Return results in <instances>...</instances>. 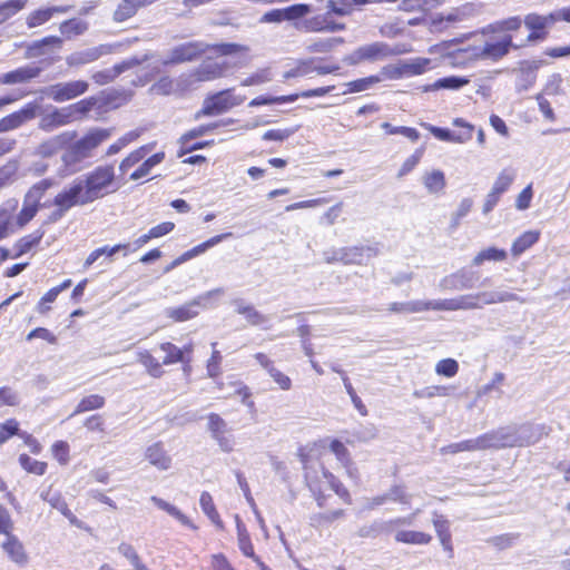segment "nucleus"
Listing matches in <instances>:
<instances>
[{"label": "nucleus", "mask_w": 570, "mask_h": 570, "mask_svg": "<svg viewBox=\"0 0 570 570\" xmlns=\"http://www.w3.org/2000/svg\"><path fill=\"white\" fill-rule=\"evenodd\" d=\"M208 50H215L222 56H228L247 51V47L238 43L209 45L203 41L184 42L170 49L168 56L163 60V65L168 66L193 61Z\"/></svg>", "instance_id": "obj_1"}, {"label": "nucleus", "mask_w": 570, "mask_h": 570, "mask_svg": "<svg viewBox=\"0 0 570 570\" xmlns=\"http://www.w3.org/2000/svg\"><path fill=\"white\" fill-rule=\"evenodd\" d=\"M115 180V170L110 165L98 166L90 171L86 179H80L81 187L89 203H92L115 188L110 189Z\"/></svg>", "instance_id": "obj_2"}, {"label": "nucleus", "mask_w": 570, "mask_h": 570, "mask_svg": "<svg viewBox=\"0 0 570 570\" xmlns=\"http://www.w3.org/2000/svg\"><path fill=\"white\" fill-rule=\"evenodd\" d=\"M529 428H501L479 436L481 450L491 448L523 446L532 442L528 435Z\"/></svg>", "instance_id": "obj_3"}, {"label": "nucleus", "mask_w": 570, "mask_h": 570, "mask_svg": "<svg viewBox=\"0 0 570 570\" xmlns=\"http://www.w3.org/2000/svg\"><path fill=\"white\" fill-rule=\"evenodd\" d=\"M227 70V65L213 59L204 60L197 68L180 75L183 88L196 89L200 82L222 78Z\"/></svg>", "instance_id": "obj_4"}, {"label": "nucleus", "mask_w": 570, "mask_h": 570, "mask_svg": "<svg viewBox=\"0 0 570 570\" xmlns=\"http://www.w3.org/2000/svg\"><path fill=\"white\" fill-rule=\"evenodd\" d=\"M52 186L50 179H43L35 184L24 195L22 208L14 217L17 229L24 227L38 213L40 200L45 193Z\"/></svg>", "instance_id": "obj_5"}, {"label": "nucleus", "mask_w": 570, "mask_h": 570, "mask_svg": "<svg viewBox=\"0 0 570 570\" xmlns=\"http://www.w3.org/2000/svg\"><path fill=\"white\" fill-rule=\"evenodd\" d=\"M244 101L245 96L236 95L232 88L225 89L213 95H208L203 101L198 116L222 115L232 108L242 105Z\"/></svg>", "instance_id": "obj_6"}, {"label": "nucleus", "mask_w": 570, "mask_h": 570, "mask_svg": "<svg viewBox=\"0 0 570 570\" xmlns=\"http://www.w3.org/2000/svg\"><path fill=\"white\" fill-rule=\"evenodd\" d=\"M558 21L556 13L539 14L531 12L523 18V24L529 30V35L517 43L515 47H523L527 43L543 41L548 37V29Z\"/></svg>", "instance_id": "obj_7"}, {"label": "nucleus", "mask_w": 570, "mask_h": 570, "mask_svg": "<svg viewBox=\"0 0 570 570\" xmlns=\"http://www.w3.org/2000/svg\"><path fill=\"white\" fill-rule=\"evenodd\" d=\"M397 53H400V51L391 48L387 43L373 42L356 48L344 58V62L350 66H356L365 61H380Z\"/></svg>", "instance_id": "obj_8"}, {"label": "nucleus", "mask_w": 570, "mask_h": 570, "mask_svg": "<svg viewBox=\"0 0 570 570\" xmlns=\"http://www.w3.org/2000/svg\"><path fill=\"white\" fill-rule=\"evenodd\" d=\"M495 35L492 33L482 45L475 47L472 56L480 59L498 60L508 55L511 48H517L512 35Z\"/></svg>", "instance_id": "obj_9"}, {"label": "nucleus", "mask_w": 570, "mask_h": 570, "mask_svg": "<svg viewBox=\"0 0 570 570\" xmlns=\"http://www.w3.org/2000/svg\"><path fill=\"white\" fill-rule=\"evenodd\" d=\"M86 204H89V202L86 198L80 179H77L55 197L53 205L58 208L53 214L55 218H60L73 206Z\"/></svg>", "instance_id": "obj_10"}, {"label": "nucleus", "mask_w": 570, "mask_h": 570, "mask_svg": "<svg viewBox=\"0 0 570 570\" xmlns=\"http://www.w3.org/2000/svg\"><path fill=\"white\" fill-rule=\"evenodd\" d=\"M88 88L89 83L87 81L72 80L51 85L43 89V94L57 102H63L83 95Z\"/></svg>", "instance_id": "obj_11"}, {"label": "nucleus", "mask_w": 570, "mask_h": 570, "mask_svg": "<svg viewBox=\"0 0 570 570\" xmlns=\"http://www.w3.org/2000/svg\"><path fill=\"white\" fill-rule=\"evenodd\" d=\"M207 429L222 451L229 453L235 448V438L230 434L227 422L216 413L207 417Z\"/></svg>", "instance_id": "obj_12"}, {"label": "nucleus", "mask_w": 570, "mask_h": 570, "mask_svg": "<svg viewBox=\"0 0 570 570\" xmlns=\"http://www.w3.org/2000/svg\"><path fill=\"white\" fill-rule=\"evenodd\" d=\"M294 27L301 32H335L345 29L344 23L327 20V16L324 14L296 21Z\"/></svg>", "instance_id": "obj_13"}, {"label": "nucleus", "mask_w": 570, "mask_h": 570, "mask_svg": "<svg viewBox=\"0 0 570 570\" xmlns=\"http://www.w3.org/2000/svg\"><path fill=\"white\" fill-rule=\"evenodd\" d=\"M111 136V129L92 128L83 137L73 144L85 159L92 157L94 150Z\"/></svg>", "instance_id": "obj_14"}, {"label": "nucleus", "mask_w": 570, "mask_h": 570, "mask_svg": "<svg viewBox=\"0 0 570 570\" xmlns=\"http://www.w3.org/2000/svg\"><path fill=\"white\" fill-rule=\"evenodd\" d=\"M77 136L76 131H66L39 144L35 150V155L49 158L55 156L59 150H61L67 144L75 139Z\"/></svg>", "instance_id": "obj_15"}, {"label": "nucleus", "mask_w": 570, "mask_h": 570, "mask_svg": "<svg viewBox=\"0 0 570 570\" xmlns=\"http://www.w3.org/2000/svg\"><path fill=\"white\" fill-rule=\"evenodd\" d=\"M1 548L10 561L19 567H24L29 561V556L22 542L13 534H7L1 541Z\"/></svg>", "instance_id": "obj_16"}, {"label": "nucleus", "mask_w": 570, "mask_h": 570, "mask_svg": "<svg viewBox=\"0 0 570 570\" xmlns=\"http://www.w3.org/2000/svg\"><path fill=\"white\" fill-rule=\"evenodd\" d=\"M149 57L145 55L141 59L130 58L124 60L122 62L114 66L111 69H107L104 71H98L92 75V79L99 85H106L112 81L117 76L122 73L126 70L132 69L147 61Z\"/></svg>", "instance_id": "obj_17"}, {"label": "nucleus", "mask_w": 570, "mask_h": 570, "mask_svg": "<svg viewBox=\"0 0 570 570\" xmlns=\"http://www.w3.org/2000/svg\"><path fill=\"white\" fill-rule=\"evenodd\" d=\"M436 307L442 311L480 309L482 304L479 303L478 293H471L454 298L439 299Z\"/></svg>", "instance_id": "obj_18"}, {"label": "nucleus", "mask_w": 570, "mask_h": 570, "mask_svg": "<svg viewBox=\"0 0 570 570\" xmlns=\"http://www.w3.org/2000/svg\"><path fill=\"white\" fill-rule=\"evenodd\" d=\"M440 3V0H403L401 3V10L409 13H416L417 16L414 19L409 20L410 24H415Z\"/></svg>", "instance_id": "obj_19"}, {"label": "nucleus", "mask_w": 570, "mask_h": 570, "mask_svg": "<svg viewBox=\"0 0 570 570\" xmlns=\"http://www.w3.org/2000/svg\"><path fill=\"white\" fill-rule=\"evenodd\" d=\"M214 293L220 294L222 289H215L213 292H209L205 296L198 297L197 299H194L183 306L168 308L166 311V314L168 317L173 318L176 322H184V321L190 320L198 314V311L196 309V307H198L200 305V302L204 298L209 297Z\"/></svg>", "instance_id": "obj_20"}, {"label": "nucleus", "mask_w": 570, "mask_h": 570, "mask_svg": "<svg viewBox=\"0 0 570 570\" xmlns=\"http://www.w3.org/2000/svg\"><path fill=\"white\" fill-rule=\"evenodd\" d=\"M85 160L79 149L72 144L61 155V167L58 169V176L65 178L79 170V164Z\"/></svg>", "instance_id": "obj_21"}, {"label": "nucleus", "mask_w": 570, "mask_h": 570, "mask_svg": "<svg viewBox=\"0 0 570 570\" xmlns=\"http://www.w3.org/2000/svg\"><path fill=\"white\" fill-rule=\"evenodd\" d=\"M41 72V68L37 66H24L0 76V83L17 85L26 83L37 78Z\"/></svg>", "instance_id": "obj_22"}, {"label": "nucleus", "mask_w": 570, "mask_h": 570, "mask_svg": "<svg viewBox=\"0 0 570 570\" xmlns=\"http://www.w3.org/2000/svg\"><path fill=\"white\" fill-rule=\"evenodd\" d=\"M36 117V106L28 105L26 108L8 115L0 119V132H6L19 128L26 121Z\"/></svg>", "instance_id": "obj_23"}, {"label": "nucleus", "mask_w": 570, "mask_h": 570, "mask_svg": "<svg viewBox=\"0 0 570 570\" xmlns=\"http://www.w3.org/2000/svg\"><path fill=\"white\" fill-rule=\"evenodd\" d=\"M67 11L68 7L62 6L38 8L27 16L26 23L30 29L37 28L48 22L55 14L66 13Z\"/></svg>", "instance_id": "obj_24"}, {"label": "nucleus", "mask_w": 570, "mask_h": 570, "mask_svg": "<svg viewBox=\"0 0 570 570\" xmlns=\"http://www.w3.org/2000/svg\"><path fill=\"white\" fill-rule=\"evenodd\" d=\"M478 298L479 303L482 304V308L487 305H494L508 302L524 303L523 298L519 297L517 294L512 292L504 289L478 292Z\"/></svg>", "instance_id": "obj_25"}, {"label": "nucleus", "mask_w": 570, "mask_h": 570, "mask_svg": "<svg viewBox=\"0 0 570 570\" xmlns=\"http://www.w3.org/2000/svg\"><path fill=\"white\" fill-rule=\"evenodd\" d=\"M17 207V199L7 200L0 206V239L6 238L17 229L13 218Z\"/></svg>", "instance_id": "obj_26"}, {"label": "nucleus", "mask_w": 570, "mask_h": 570, "mask_svg": "<svg viewBox=\"0 0 570 570\" xmlns=\"http://www.w3.org/2000/svg\"><path fill=\"white\" fill-rule=\"evenodd\" d=\"M72 122L67 107L56 108L53 111L45 115L39 121V128L45 131H52L53 129L66 126Z\"/></svg>", "instance_id": "obj_27"}, {"label": "nucleus", "mask_w": 570, "mask_h": 570, "mask_svg": "<svg viewBox=\"0 0 570 570\" xmlns=\"http://www.w3.org/2000/svg\"><path fill=\"white\" fill-rule=\"evenodd\" d=\"M109 47L108 46H100L95 48H89L83 51L71 53L67 57L66 61L67 65L70 67H78L82 66L89 62H92L100 58L104 55L109 53Z\"/></svg>", "instance_id": "obj_28"}, {"label": "nucleus", "mask_w": 570, "mask_h": 570, "mask_svg": "<svg viewBox=\"0 0 570 570\" xmlns=\"http://www.w3.org/2000/svg\"><path fill=\"white\" fill-rule=\"evenodd\" d=\"M151 3V0H120L114 12V20L117 22H124L134 17L139 8Z\"/></svg>", "instance_id": "obj_29"}, {"label": "nucleus", "mask_w": 570, "mask_h": 570, "mask_svg": "<svg viewBox=\"0 0 570 570\" xmlns=\"http://www.w3.org/2000/svg\"><path fill=\"white\" fill-rule=\"evenodd\" d=\"M145 458L158 470L166 471L171 466V458L159 443H154L148 446L145 452Z\"/></svg>", "instance_id": "obj_30"}, {"label": "nucleus", "mask_w": 570, "mask_h": 570, "mask_svg": "<svg viewBox=\"0 0 570 570\" xmlns=\"http://www.w3.org/2000/svg\"><path fill=\"white\" fill-rule=\"evenodd\" d=\"M189 88H183L180 86V76L177 79H173L168 76L159 78L151 87L150 91L159 96H168L174 94H183L189 91Z\"/></svg>", "instance_id": "obj_31"}, {"label": "nucleus", "mask_w": 570, "mask_h": 570, "mask_svg": "<svg viewBox=\"0 0 570 570\" xmlns=\"http://www.w3.org/2000/svg\"><path fill=\"white\" fill-rule=\"evenodd\" d=\"M371 248H350L346 250H341L340 256H337V252L334 253L333 256H327L326 261L328 263L342 261L346 264H362L364 263V258H368L371 256Z\"/></svg>", "instance_id": "obj_32"}, {"label": "nucleus", "mask_w": 570, "mask_h": 570, "mask_svg": "<svg viewBox=\"0 0 570 570\" xmlns=\"http://www.w3.org/2000/svg\"><path fill=\"white\" fill-rule=\"evenodd\" d=\"M117 551L129 562L134 570H150L131 543L125 541L120 542L117 547Z\"/></svg>", "instance_id": "obj_33"}, {"label": "nucleus", "mask_w": 570, "mask_h": 570, "mask_svg": "<svg viewBox=\"0 0 570 570\" xmlns=\"http://www.w3.org/2000/svg\"><path fill=\"white\" fill-rule=\"evenodd\" d=\"M540 238L539 230H527L520 235L512 244L511 254L514 257L520 256L523 252L534 245Z\"/></svg>", "instance_id": "obj_34"}, {"label": "nucleus", "mask_w": 570, "mask_h": 570, "mask_svg": "<svg viewBox=\"0 0 570 570\" xmlns=\"http://www.w3.org/2000/svg\"><path fill=\"white\" fill-rule=\"evenodd\" d=\"M522 23L523 19L519 16L510 17L488 26L484 33L515 32L521 28Z\"/></svg>", "instance_id": "obj_35"}, {"label": "nucleus", "mask_w": 570, "mask_h": 570, "mask_svg": "<svg viewBox=\"0 0 570 570\" xmlns=\"http://www.w3.org/2000/svg\"><path fill=\"white\" fill-rule=\"evenodd\" d=\"M400 62L402 66L404 77L421 75L431 68V60L429 58L423 57H416Z\"/></svg>", "instance_id": "obj_36"}, {"label": "nucleus", "mask_w": 570, "mask_h": 570, "mask_svg": "<svg viewBox=\"0 0 570 570\" xmlns=\"http://www.w3.org/2000/svg\"><path fill=\"white\" fill-rule=\"evenodd\" d=\"M96 104L97 99L95 97H89L67 106L72 122L82 119L89 111H91Z\"/></svg>", "instance_id": "obj_37"}, {"label": "nucleus", "mask_w": 570, "mask_h": 570, "mask_svg": "<svg viewBox=\"0 0 570 570\" xmlns=\"http://www.w3.org/2000/svg\"><path fill=\"white\" fill-rule=\"evenodd\" d=\"M199 504L203 512L209 518V520L219 529L223 528V521L215 508L212 495L208 492H202L199 498Z\"/></svg>", "instance_id": "obj_38"}, {"label": "nucleus", "mask_w": 570, "mask_h": 570, "mask_svg": "<svg viewBox=\"0 0 570 570\" xmlns=\"http://www.w3.org/2000/svg\"><path fill=\"white\" fill-rule=\"evenodd\" d=\"M395 540L407 544H428L432 537L421 531L402 530L395 534Z\"/></svg>", "instance_id": "obj_39"}, {"label": "nucleus", "mask_w": 570, "mask_h": 570, "mask_svg": "<svg viewBox=\"0 0 570 570\" xmlns=\"http://www.w3.org/2000/svg\"><path fill=\"white\" fill-rule=\"evenodd\" d=\"M87 29L88 23L79 18L63 21L59 27L60 32L68 39L85 33Z\"/></svg>", "instance_id": "obj_40"}, {"label": "nucleus", "mask_w": 570, "mask_h": 570, "mask_svg": "<svg viewBox=\"0 0 570 570\" xmlns=\"http://www.w3.org/2000/svg\"><path fill=\"white\" fill-rule=\"evenodd\" d=\"M230 236H232V233H224L220 235H216V236L207 239L206 242L193 247L191 249L183 253V258H186L187 261H189L196 256H199L200 254L205 253L208 248L219 244L222 240H224L225 238L230 237Z\"/></svg>", "instance_id": "obj_41"}, {"label": "nucleus", "mask_w": 570, "mask_h": 570, "mask_svg": "<svg viewBox=\"0 0 570 570\" xmlns=\"http://www.w3.org/2000/svg\"><path fill=\"white\" fill-rule=\"evenodd\" d=\"M508 257V254L504 249H499L497 247H488L482 249L472 261L474 266H480L485 261L493 262H503Z\"/></svg>", "instance_id": "obj_42"}, {"label": "nucleus", "mask_w": 570, "mask_h": 570, "mask_svg": "<svg viewBox=\"0 0 570 570\" xmlns=\"http://www.w3.org/2000/svg\"><path fill=\"white\" fill-rule=\"evenodd\" d=\"M165 158L164 153H157L151 157L147 158L135 171L131 173L130 179L138 180L150 174L151 169L159 165Z\"/></svg>", "instance_id": "obj_43"}, {"label": "nucleus", "mask_w": 570, "mask_h": 570, "mask_svg": "<svg viewBox=\"0 0 570 570\" xmlns=\"http://www.w3.org/2000/svg\"><path fill=\"white\" fill-rule=\"evenodd\" d=\"M470 80L464 77H456V76H450L445 78H441L436 80L434 83L430 86L431 90H439V89H448V90H456L461 87L468 85Z\"/></svg>", "instance_id": "obj_44"}, {"label": "nucleus", "mask_w": 570, "mask_h": 570, "mask_svg": "<svg viewBox=\"0 0 570 570\" xmlns=\"http://www.w3.org/2000/svg\"><path fill=\"white\" fill-rule=\"evenodd\" d=\"M138 360L153 377H160L164 374L161 364L148 351L139 352Z\"/></svg>", "instance_id": "obj_45"}, {"label": "nucleus", "mask_w": 570, "mask_h": 570, "mask_svg": "<svg viewBox=\"0 0 570 570\" xmlns=\"http://www.w3.org/2000/svg\"><path fill=\"white\" fill-rule=\"evenodd\" d=\"M19 463L26 472L36 475H43L48 468L46 462L31 459L24 453L19 455Z\"/></svg>", "instance_id": "obj_46"}, {"label": "nucleus", "mask_w": 570, "mask_h": 570, "mask_svg": "<svg viewBox=\"0 0 570 570\" xmlns=\"http://www.w3.org/2000/svg\"><path fill=\"white\" fill-rule=\"evenodd\" d=\"M153 149V146H142L130 153L119 165L121 173H127L131 167L138 164Z\"/></svg>", "instance_id": "obj_47"}, {"label": "nucleus", "mask_w": 570, "mask_h": 570, "mask_svg": "<svg viewBox=\"0 0 570 570\" xmlns=\"http://www.w3.org/2000/svg\"><path fill=\"white\" fill-rule=\"evenodd\" d=\"M515 178V173L512 169H503L497 177L491 191L502 195L512 185Z\"/></svg>", "instance_id": "obj_48"}, {"label": "nucleus", "mask_w": 570, "mask_h": 570, "mask_svg": "<svg viewBox=\"0 0 570 570\" xmlns=\"http://www.w3.org/2000/svg\"><path fill=\"white\" fill-rule=\"evenodd\" d=\"M48 46L61 48L62 40L56 36L45 37L41 40H37V41L32 42L28 48V52L31 57L39 56V55L45 53L42 48L48 47Z\"/></svg>", "instance_id": "obj_49"}, {"label": "nucleus", "mask_w": 570, "mask_h": 570, "mask_svg": "<svg viewBox=\"0 0 570 570\" xmlns=\"http://www.w3.org/2000/svg\"><path fill=\"white\" fill-rule=\"evenodd\" d=\"M440 286L444 289L459 291L471 287V284L465 281L464 273H455L442 279Z\"/></svg>", "instance_id": "obj_50"}, {"label": "nucleus", "mask_w": 570, "mask_h": 570, "mask_svg": "<svg viewBox=\"0 0 570 570\" xmlns=\"http://www.w3.org/2000/svg\"><path fill=\"white\" fill-rule=\"evenodd\" d=\"M237 530H238V546L242 552L246 556L252 558L255 562H259V558L255 554L254 548L252 546L249 535L246 531V529L240 524L237 523Z\"/></svg>", "instance_id": "obj_51"}, {"label": "nucleus", "mask_w": 570, "mask_h": 570, "mask_svg": "<svg viewBox=\"0 0 570 570\" xmlns=\"http://www.w3.org/2000/svg\"><path fill=\"white\" fill-rule=\"evenodd\" d=\"M160 350L166 353L163 358V364L169 365L177 362H185L184 351L176 345L167 342L160 345Z\"/></svg>", "instance_id": "obj_52"}, {"label": "nucleus", "mask_w": 570, "mask_h": 570, "mask_svg": "<svg viewBox=\"0 0 570 570\" xmlns=\"http://www.w3.org/2000/svg\"><path fill=\"white\" fill-rule=\"evenodd\" d=\"M50 450L53 459L60 465L65 466L70 462V446L66 441H56Z\"/></svg>", "instance_id": "obj_53"}, {"label": "nucleus", "mask_w": 570, "mask_h": 570, "mask_svg": "<svg viewBox=\"0 0 570 570\" xmlns=\"http://www.w3.org/2000/svg\"><path fill=\"white\" fill-rule=\"evenodd\" d=\"M382 81L380 76H370L365 78H361L357 80H353L346 83L347 91L346 92H361L372 88L374 85Z\"/></svg>", "instance_id": "obj_54"}, {"label": "nucleus", "mask_w": 570, "mask_h": 570, "mask_svg": "<svg viewBox=\"0 0 570 570\" xmlns=\"http://www.w3.org/2000/svg\"><path fill=\"white\" fill-rule=\"evenodd\" d=\"M28 0H10L0 4V24L23 9Z\"/></svg>", "instance_id": "obj_55"}, {"label": "nucleus", "mask_w": 570, "mask_h": 570, "mask_svg": "<svg viewBox=\"0 0 570 570\" xmlns=\"http://www.w3.org/2000/svg\"><path fill=\"white\" fill-rule=\"evenodd\" d=\"M424 185L430 193H439L445 186L444 174L441 170H433L425 175Z\"/></svg>", "instance_id": "obj_56"}, {"label": "nucleus", "mask_w": 570, "mask_h": 570, "mask_svg": "<svg viewBox=\"0 0 570 570\" xmlns=\"http://www.w3.org/2000/svg\"><path fill=\"white\" fill-rule=\"evenodd\" d=\"M104 404L105 397L101 395L92 394L86 396L78 403L75 414L100 409Z\"/></svg>", "instance_id": "obj_57"}, {"label": "nucleus", "mask_w": 570, "mask_h": 570, "mask_svg": "<svg viewBox=\"0 0 570 570\" xmlns=\"http://www.w3.org/2000/svg\"><path fill=\"white\" fill-rule=\"evenodd\" d=\"M236 311L238 314L244 315L247 322L252 325H261L266 322V317L250 305L238 303Z\"/></svg>", "instance_id": "obj_58"}, {"label": "nucleus", "mask_w": 570, "mask_h": 570, "mask_svg": "<svg viewBox=\"0 0 570 570\" xmlns=\"http://www.w3.org/2000/svg\"><path fill=\"white\" fill-rule=\"evenodd\" d=\"M479 438L462 441L459 443L450 444L442 449L443 453H458L463 451H478L481 450Z\"/></svg>", "instance_id": "obj_59"}, {"label": "nucleus", "mask_w": 570, "mask_h": 570, "mask_svg": "<svg viewBox=\"0 0 570 570\" xmlns=\"http://www.w3.org/2000/svg\"><path fill=\"white\" fill-rule=\"evenodd\" d=\"M139 137V131L132 130L127 134H125L122 137H120L116 142L110 145L107 149V156H112L118 154L124 147H126L128 144L135 141Z\"/></svg>", "instance_id": "obj_60"}, {"label": "nucleus", "mask_w": 570, "mask_h": 570, "mask_svg": "<svg viewBox=\"0 0 570 570\" xmlns=\"http://www.w3.org/2000/svg\"><path fill=\"white\" fill-rule=\"evenodd\" d=\"M312 11L311 6L299 3V4H293L288 8L284 9L285 20L288 21H296L301 18L305 17Z\"/></svg>", "instance_id": "obj_61"}, {"label": "nucleus", "mask_w": 570, "mask_h": 570, "mask_svg": "<svg viewBox=\"0 0 570 570\" xmlns=\"http://www.w3.org/2000/svg\"><path fill=\"white\" fill-rule=\"evenodd\" d=\"M342 38H328L315 41L308 46V50L311 52H328L331 51L336 45L343 43Z\"/></svg>", "instance_id": "obj_62"}, {"label": "nucleus", "mask_w": 570, "mask_h": 570, "mask_svg": "<svg viewBox=\"0 0 570 570\" xmlns=\"http://www.w3.org/2000/svg\"><path fill=\"white\" fill-rule=\"evenodd\" d=\"M381 127L383 129H385L386 132L390 134V135L401 134V135L405 136L406 138L411 139L412 141H416L420 138L419 131L416 129H414V128H410V127H393L389 122H383L381 125Z\"/></svg>", "instance_id": "obj_63"}, {"label": "nucleus", "mask_w": 570, "mask_h": 570, "mask_svg": "<svg viewBox=\"0 0 570 570\" xmlns=\"http://www.w3.org/2000/svg\"><path fill=\"white\" fill-rule=\"evenodd\" d=\"M458 370L459 364L453 358L441 360L435 366L436 373L446 377L454 376L458 373Z\"/></svg>", "instance_id": "obj_64"}]
</instances>
